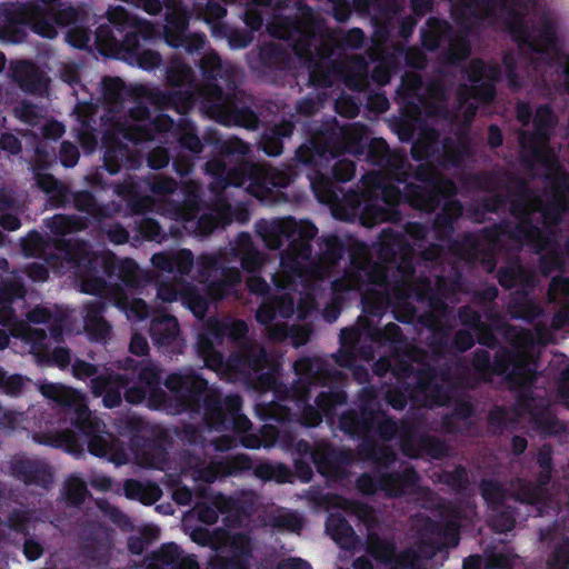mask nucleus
<instances>
[{
	"label": "nucleus",
	"instance_id": "de8ad7c7",
	"mask_svg": "<svg viewBox=\"0 0 569 569\" xmlns=\"http://www.w3.org/2000/svg\"><path fill=\"white\" fill-rule=\"evenodd\" d=\"M338 74L346 87L352 91L366 92L369 89V63L360 54L340 62Z\"/></svg>",
	"mask_w": 569,
	"mask_h": 569
},
{
	"label": "nucleus",
	"instance_id": "58836bf2",
	"mask_svg": "<svg viewBox=\"0 0 569 569\" xmlns=\"http://www.w3.org/2000/svg\"><path fill=\"white\" fill-rule=\"evenodd\" d=\"M376 439L377 438H372L361 441L357 447V455L359 460L371 462L375 472H385L397 461V452L391 446L380 445Z\"/></svg>",
	"mask_w": 569,
	"mask_h": 569
},
{
	"label": "nucleus",
	"instance_id": "09e8293b",
	"mask_svg": "<svg viewBox=\"0 0 569 569\" xmlns=\"http://www.w3.org/2000/svg\"><path fill=\"white\" fill-rule=\"evenodd\" d=\"M144 191L146 189L137 180V177L130 174L114 186V193L127 201L133 214H142L152 206V198L143 194Z\"/></svg>",
	"mask_w": 569,
	"mask_h": 569
},
{
	"label": "nucleus",
	"instance_id": "49530a36",
	"mask_svg": "<svg viewBox=\"0 0 569 569\" xmlns=\"http://www.w3.org/2000/svg\"><path fill=\"white\" fill-rule=\"evenodd\" d=\"M452 24L438 17H429L420 29V41L425 50L436 52L453 36Z\"/></svg>",
	"mask_w": 569,
	"mask_h": 569
},
{
	"label": "nucleus",
	"instance_id": "ddd939ff",
	"mask_svg": "<svg viewBox=\"0 0 569 569\" xmlns=\"http://www.w3.org/2000/svg\"><path fill=\"white\" fill-rule=\"evenodd\" d=\"M345 126H340L337 119L322 122L310 132L308 143L301 144L295 153L292 162L281 168L292 166L299 176V166L317 167L329 157L336 158L343 154Z\"/></svg>",
	"mask_w": 569,
	"mask_h": 569
},
{
	"label": "nucleus",
	"instance_id": "c756f323",
	"mask_svg": "<svg viewBox=\"0 0 569 569\" xmlns=\"http://www.w3.org/2000/svg\"><path fill=\"white\" fill-rule=\"evenodd\" d=\"M315 466L318 472L325 477H338L355 461L350 449L336 448L329 443L316 447Z\"/></svg>",
	"mask_w": 569,
	"mask_h": 569
},
{
	"label": "nucleus",
	"instance_id": "9d476101",
	"mask_svg": "<svg viewBox=\"0 0 569 569\" xmlns=\"http://www.w3.org/2000/svg\"><path fill=\"white\" fill-rule=\"evenodd\" d=\"M481 238L488 243L490 250L503 248V240L517 243L518 249L529 247L535 253H541L557 244L556 236L549 232L545 224L539 227L528 214L512 223L509 219H502L480 230Z\"/></svg>",
	"mask_w": 569,
	"mask_h": 569
},
{
	"label": "nucleus",
	"instance_id": "5701e85b",
	"mask_svg": "<svg viewBox=\"0 0 569 569\" xmlns=\"http://www.w3.org/2000/svg\"><path fill=\"white\" fill-rule=\"evenodd\" d=\"M519 47H527L531 52L543 54L557 47V31L553 22L543 17L538 28L530 29L520 14L511 29Z\"/></svg>",
	"mask_w": 569,
	"mask_h": 569
},
{
	"label": "nucleus",
	"instance_id": "6e6552de",
	"mask_svg": "<svg viewBox=\"0 0 569 569\" xmlns=\"http://www.w3.org/2000/svg\"><path fill=\"white\" fill-rule=\"evenodd\" d=\"M315 36L310 39V53L318 61L337 62L332 59L336 52V44L331 38L330 31L326 26V21L316 13L312 7L301 0L296 1V12L293 14L274 16L268 27L270 34L274 38L284 40L291 47L296 54L297 41L303 40L316 29Z\"/></svg>",
	"mask_w": 569,
	"mask_h": 569
},
{
	"label": "nucleus",
	"instance_id": "aec40b11",
	"mask_svg": "<svg viewBox=\"0 0 569 569\" xmlns=\"http://www.w3.org/2000/svg\"><path fill=\"white\" fill-rule=\"evenodd\" d=\"M268 367V356L262 347H256L250 343L241 346L238 350L231 352L227 358V371L236 376H258L268 386H278L276 378L271 373H264Z\"/></svg>",
	"mask_w": 569,
	"mask_h": 569
},
{
	"label": "nucleus",
	"instance_id": "b1692460",
	"mask_svg": "<svg viewBox=\"0 0 569 569\" xmlns=\"http://www.w3.org/2000/svg\"><path fill=\"white\" fill-rule=\"evenodd\" d=\"M316 29H311L307 38L302 41L298 40L296 44V57L307 64L309 78L308 84L315 88L327 89L332 87L335 79L339 77L340 62H328L318 61L313 59L310 53V39L313 38Z\"/></svg>",
	"mask_w": 569,
	"mask_h": 569
},
{
	"label": "nucleus",
	"instance_id": "473e14b6",
	"mask_svg": "<svg viewBox=\"0 0 569 569\" xmlns=\"http://www.w3.org/2000/svg\"><path fill=\"white\" fill-rule=\"evenodd\" d=\"M174 126L173 119L166 114L159 113L151 118L148 124H126L118 123L117 130L122 139L134 144L152 141L158 133L170 131Z\"/></svg>",
	"mask_w": 569,
	"mask_h": 569
},
{
	"label": "nucleus",
	"instance_id": "9b49d317",
	"mask_svg": "<svg viewBox=\"0 0 569 569\" xmlns=\"http://www.w3.org/2000/svg\"><path fill=\"white\" fill-rule=\"evenodd\" d=\"M131 34L140 36L144 41H152L158 38L159 31L152 22L132 17L123 9H117L109 13L108 23H102L96 29V44L101 52L108 50L120 59L128 48L124 41Z\"/></svg>",
	"mask_w": 569,
	"mask_h": 569
},
{
	"label": "nucleus",
	"instance_id": "e433bc0d",
	"mask_svg": "<svg viewBox=\"0 0 569 569\" xmlns=\"http://www.w3.org/2000/svg\"><path fill=\"white\" fill-rule=\"evenodd\" d=\"M382 492L389 498H400L415 491L420 477L410 465L401 470L381 472Z\"/></svg>",
	"mask_w": 569,
	"mask_h": 569
},
{
	"label": "nucleus",
	"instance_id": "6e6d98bb",
	"mask_svg": "<svg viewBox=\"0 0 569 569\" xmlns=\"http://www.w3.org/2000/svg\"><path fill=\"white\" fill-rule=\"evenodd\" d=\"M517 407L529 413L536 428L545 435H556L558 432V419L547 410L535 411V398L532 392H523L516 400Z\"/></svg>",
	"mask_w": 569,
	"mask_h": 569
},
{
	"label": "nucleus",
	"instance_id": "0eeeda50",
	"mask_svg": "<svg viewBox=\"0 0 569 569\" xmlns=\"http://www.w3.org/2000/svg\"><path fill=\"white\" fill-rule=\"evenodd\" d=\"M297 379L290 387L279 385L274 388V395L279 400L296 401L301 410L298 422L308 428L318 427L323 416L318 406H312L311 389L316 386L327 385L328 381L341 377V371L320 357H301L293 363Z\"/></svg>",
	"mask_w": 569,
	"mask_h": 569
},
{
	"label": "nucleus",
	"instance_id": "c03bdc74",
	"mask_svg": "<svg viewBox=\"0 0 569 569\" xmlns=\"http://www.w3.org/2000/svg\"><path fill=\"white\" fill-rule=\"evenodd\" d=\"M78 11L72 6L59 4L41 20L34 22L32 31L40 37L53 39L58 34V27H68L76 23Z\"/></svg>",
	"mask_w": 569,
	"mask_h": 569
},
{
	"label": "nucleus",
	"instance_id": "864d4df0",
	"mask_svg": "<svg viewBox=\"0 0 569 569\" xmlns=\"http://www.w3.org/2000/svg\"><path fill=\"white\" fill-rule=\"evenodd\" d=\"M254 230L269 250L280 249L290 238L288 217L271 221L260 219L256 222Z\"/></svg>",
	"mask_w": 569,
	"mask_h": 569
},
{
	"label": "nucleus",
	"instance_id": "37998d69",
	"mask_svg": "<svg viewBox=\"0 0 569 569\" xmlns=\"http://www.w3.org/2000/svg\"><path fill=\"white\" fill-rule=\"evenodd\" d=\"M295 312V300L289 293L271 295L262 299L256 311V320L268 327L276 318L289 319Z\"/></svg>",
	"mask_w": 569,
	"mask_h": 569
},
{
	"label": "nucleus",
	"instance_id": "4d7b16f0",
	"mask_svg": "<svg viewBox=\"0 0 569 569\" xmlns=\"http://www.w3.org/2000/svg\"><path fill=\"white\" fill-rule=\"evenodd\" d=\"M149 332L156 346L169 347L179 336V322L174 316L160 313L152 318Z\"/></svg>",
	"mask_w": 569,
	"mask_h": 569
},
{
	"label": "nucleus",
	"instance_id": "0e129e2a",
	"mask_svg": "<svg viewBox=\"0 0 569 569\" xmlns=\"http://www.w3.org/2000/svg\"><path fill=\"white\" fill-rule=\"evenodd\" d=\"M259 62L266 72H283L291 68L290 53L277 43H267L259 50Z\"/></svg>",
	"mask_w": 569,
	"mask_h": 569
},
{
	"label": "nucleus",
	"instance_id": "412c9836",
	"mask_svg": "<svg viewBox=\"0 0 569 569\" xmlns=\"http://www.w3.org/2000/svg\"><path fill=\"white\" fill-rule=\"evenodd\" d=\"M363 156L369 163L386 171L390 180L406 182L409 179L406 153L391 150L385 139L372 138Z\"/></svg>",
	"mask_w": 569,
	"mask_h": 569
},
{
	"label": "nucleus",
	"instance_id": "cd10ccee",
	"mask_svg": "<svg viewBox=\"0 0 569 569\" xmlns=\"http://www.w3.org/2000/svg\"><path fill=\"white\" fill-rule=\"evenodd\" d=\"M11 476L26 486H36L49 489L53 482V473L50 466L38 459L17 457L10 463Z\"/></svg>",
	"mask_w": 569,
	"mask_h": 569
},
{
	"label": "nucleus",
	"instance_id": "39448f33",
	"mask_svg": "<svg viewBox=\"0 0 569 569\" xmlns=\"http://www.w3.org/2000/svg\"><path fill=\"white\" fill-rule=\"evenodd\" d=\"M164 386L181 411L201 415L209 430H230L229 415L242 410V398L238 393L223 397L218 387H210L208 380L193 370L169 373Z\"/></svg>",
	"mask_w": 569,
	"mask_h": 569
},
{
	"label": "nucleus",
	"instance_id": "a211bd4d",
	"mask_svg": "<svg viewBox=\"0 0 569 569\" xmlns=\"http://www.w3.org/2000/svg\"><path fill=\"white\" fill-rule=\"evenodd\" d=\"M471 83L470 96L481 103L489 104L497 97V83L502 78V68L498 63H488L481 58H473L461 69Z\"/></svg>",
	"mask_w": 569,
	"mask_h": 569
},
{
	"label": "nucleus",
	"instance_id": "72a5a7b5",
	"mask_svg": "<svg viewBox=\"0 0 569 569\" xmlns=\"http://www.w3.org/2000/svg\"><path fill=\"white\" fill-rule=\"evenodd\" d=\"M234 219V210L227 198L214 199L209 210L201 213L196 223L200 236H209L218 228L229 226Z\"/></svg>",
	"mask_w": 569,
	"mask_h": 569
},
{
	"label": "nucleus",
	"instance_id": "5fc2aeb1",
	"mask_svg": "<svg viewBox=\"0 0 569 569\" xmlns=\"http://www.w3.org/2000/svg\"><path fill=\"white\" fill-rule=\"evenodd\" d=\"M251 551L242 541L233 540L226 555H216L210 559L211 569H251Z\"/></svg>",
	"mask_w": 569,
	"mask_h": 569
},
{
	"label": "nucleus",
	"instance_id": "79ce46f5",
	"mask_svg": "<svg viewBox=\"0 0 569 569\" xmlns=\"http://www.w3.org/2000/svg\"><path fill=\"white\" fill-rule=\"evenodd\" d=\"M471 156V146L466 138L453 139L452 137H445L439 142V153L436 158V163L445 170L460 168L465 160Z\"/></svg>",
	"mask_w": 569,
	"mask_h": 569
},
{
	"label": "nucleus",
	"instance_id": "f3484780",
	"mask_svg": "<svg viewBox=\"0 0 569 569\" xmlns=\"http://www.w3.org/2000/svg\"><path fill=\"white\" fill-rule=\"evenodd\" d=\"M547 191L550 199L537 209L543 219L546 229L556 234V228L563 222L565 216L569 212V173L560 169L547 174Z\"/></svg>",
	"mask_w": 569,
	"mask_h": 569
},
{
	"label": "nucleus",
	"instance_id": "7c9ffc66",
	"mask_svg": "<svg viewBox=\"0 0 569 569\" xmlns=\"http://www.w3.org/2000/svg\"><path fill=\"white\" fill-rule=\"evenodd\" d=\"M129 375L108 372L90 380V388L94 397H102L106 408L119 407L122 402V391L130 383Z\"/></svg>",
	"mask_w": 569,
	"mask_h": 569
},
{
	"label": "nucleus",
	"instance_id": "c9c22d12",
	"mask_svg": "<svg viewBox=\"0 0 569 569\" xmlns=\"http://www.w3.org/2000/svg\"><path fill=\"white\" fill-rule=\"evenodd\" d=\"M516 177L497 170H481L468 172L461 177L462 186L471 191L491 193L501 191L508 187V182H515Z\"/></svg>",
	"mask_w": 569,
	"mask_h": 569
},
{
	"label": "nucleus",
	"instance_id": "20e7f679",
	"mask_svg": "<svg viewBox=\"0 0 569 569\" xmlns=\"http://www.w3.org/2000/svg\"><path fill=\"white\" fill-rule=\"evenodd\" d=\"M199 69L203 78L200 94L217 120L224 126L258 129L260 118L239 87L237 69L214 51L201 57Z\"/></svg>",
	"mask_w": 569,
	"mask_h": 569
},
{
	"label": "nucleus",
	"instance_id": "4be33fe9",
	"mask_svg": "<svg viewBox=\"0 0 569 569\" xmlns=\"http://www.w3.org/2000/svg\"><path fill=\"white\" fill-rule=\"evenodd\" d=\"M532 124V131H523L520 134V143L522 148L530 150L531 157L536 161H540L542 157L541 148L550 142L558 124V117L550 103L539 104L536 108Z\"/></svg>",
	"mask_w": 569,
	"mask_h": 569
},
{
	"label": "nucleus",
	"instance_id": "f8f14e48",
	"mask_svg": "<svg viewBox=\"0 0 569 569\" xmlns=\"http://www.w3.org/2000/svg\"><path fill=\"white\" fill-rule=\"evenodd\" d=\"M407 172L409 178L417 181H408V194L415 198L413 202L421 206L422 212H435L441 206L442 199L457 196L458 193L456 182L440 172L430 161H425L417 166L409 163Z\"/></svg>",
	"mask_w": 569,
	"mask_h": 569
},
{
	"label": "nucleus",
	"instance_id": "ea45409f",
	"mask_svg": "<svg viewBox=\"0 0 569 569\" xmlns=\"http://www.w3.org/2000/svg\"><path fill=\"white\" fill-rule=\"evenodd\" d=\"M341 203L349 210V216H359L360 222L365 227H373L388 221L392 214V211L380 202L379 197H365L359 204L352 201H341Z\"/></svg>",
	"mask_w": 569,
	"mask_h": 569
},
{
	"label": "nucleus",
	"instance_id": "a878e982",
	"mask_svg": "<svg viewBox=\"0 0 569 569\" xmlns=\"http://www.w3.org/2000/svg\"><path fill=\"white\" fill-rule=\"evenodd\" d=\"M415 388L417 396L422 397L425 405L430 408L448 406L452 399V387L439 383L437 368L427 362L422 363L418 372Z\"/></svg>",
	"mask_w": 569,
	"mask_h": 569
},
{
	"label": "nucleus",
	"instance_id": "e2e57ef3",
	"mask_svg": "<svg viewBox=\"0 0 569 569\" xmlns=\"http://www.w3.org/2000/svg\"><path fill=\"white\" fill-rule=\"evenodd\" d=\"M371 284L365 286L356 295L361 296L362 311L369 316L380 318L391 307V293L386 289L371 288Z\"/></svg>",
	"mask_w": 569,
	"mask_h": 569
},
{
	"label": "nucleus",
	"instance_id": "3c124183",
	"mask_svg": "<svg viewBox=\"0 0 569 569\" xmlns=\"http://www.w3.org/2000/svg\"><path fill=\"white\" fill-rule=\"evenodd\" d=\"M363 321L362 329L372 342L388 346L393 352H399L407 347V338L397 323L389 322L383 328H379L369 319Z\"/></svg>",
	"mask_w": 569,
	"mask_h": 569
},
{
	"label": "nucleus",
	"instance_id": "6ab92c4d",
	"mask_svg": "<svg viewBox=\"0 0 569 569\" xmlns=\"http://www.w3.org/2000/svg\"><path fill=\"white\" fill-rule=\"evenodd\" d=\"M191 13L189 10H174L166 12L163 38L166 43L174 49H183L187 53H200L207 43L203 33H190Z\"/></svg>",
	"mask_w": 569,
	"mask_h": 569
},
{
	"label": "nucleus",
	"instance_id": "bb28decb",
	"mask_svg": "<svg viewBox=\"0 0 569 569\" xmlns=\"http://www.w3.org/2000/svg\"><path fill=\"white\" fill-rule=\"evenodd\" d=\"M496 9V0H456L452 16L456 23L468 32L493 17Z\"/></svg>",
	"mask_w": 569,
	"mask_h": 569
},
{
	"label": "nucleus",
	"instance_id": "7ed1b4c3",
	"mask_svg": "<svg viewBox=\"0 0 569 569\" xmlns=\"http://www.w3.org/2000/svg\"><path fill=\"white\" fill-rule=\"evenodd\" d=\"M41 395L56 402L69 418L73 429L63 430L59 440L70 453H81L87 446L88 451L96 457H107L116 465L128 461L122 448H114L113 441L107 440L102 433L106 425L90 411L84 397L77 390L60 383L43 382L40 385Z\"/></svg>",
	"mask_w": 569,
	"mask_h": 569
},
{
	"label": "nucleus",
	"instance_id": "680f3d73",
	"mask_svg": "<svg viewBox=\"0 0 569 569\" xmlns=\"http://www.w3.org/2000/svg\"><path fill=\"white\" fill-rule=\"evenodd\" d=\"M326 532L341 548L351 549L357 542V535L341 513H330L326 520Z\"/></svg>",
	"mask_w": 569,
	"mask_h": 569
},
{
	"label": "nucleus",
	"instance_id": "393cba45",
	"mask_svg": "<svg viewBox=\"0 0 569 569\" xmlns=\"http://www.w3.org/2000/svg\"><path fill=\"white\" fill-rule=\"evenodd\" d=\"M114 128L116 132H106L102 137L103 167L110 174L119 173L122 168L136 169L141 163L139 153L120 139L117 126Z\"/></svg>",
	"mask_w": 569,
	"mask_h": 569
},
{
	"label": "nucleus",
	"instance_id": "13d9d810",
	"mask_svg": "<svg viewBox=\"0 0 569 569\" xmlns=\"http://www.w3.org/2000/svg\"><path fill=\"white\" fill-rule=\"evenodd\" d=\"M202 144L212 147V152L219 156H244L248 146L239 138L223 139L217 129L208 128L201 138Z\"/></svg>",
	"mask_w": 569,
	"mask_h": 569
},
{
	"label": "nucleus",
	"instance_id": "1a4fd4ad",
	"mask_svg": "<svg viewBox=\"0 0 569 569\" xmlns=\"http://www.w3.org/2000/svg\"><path fill=\"white\" fill-rule=\"evenodd\" d=\"M233 176L213 178L209 190L218 198H224L223 192L230 186L240 187L247 183L248 192L266 204L279 202L284 198L281 188L288 187L297 178L296 168H278L253 162H242L233 168Z\"/></svg>",
	"mask_w": 569,
	"mask_h": 569
},
{
	"label": "nucleus",
	"instance_id": "8fccbe9b",
	"mask_svg": "<svg viewBox=\"0 0 569 569\" xmlns=\"http://www.w3.org/2000/svg\"><path fill=\"white\" fill-rule=\"evenodd\" d=\"M128 48L121 56V60L130 66H137L142 70L152 71L162 64L161 54L152 49H141V43H147L142 37L131 34L126 41Z\"/></svg>",
	"mask_w": 569,
	"mask_h": 569
},
{
	"label": "nucleus",
	"instance_id": "f03ea898",
	"mask_svg": "<svg viewBox=\"0 0 569 569\" xmlns=\"http://www.w3.org/2000/svg\"><path fill=\"white\" fill-rule=\"evenodd\" d=\"M378 261H373L367 246L357 242L349 249V264L341 277L333 280L336 291L362 289L375 284L391 293V306L411 303V279L416 273L413 246L401 232L383 229L376 243Z\"/></svg>",
	"mask_w": 569,
	"mask_h": 569
},
{
	"label": "nucleus",
	"instance_id": "dca6fc26",
	"mask_svg": "<svg viewBox=\"0 0 569 569\" xmlns=\"http://www.w3.org/2000/svg\"><path fill=\"white\" fill-rule=\"evenodd\" d=\"M357 164L355 161L342 158L338 159L331 167L330 173L316 170L310 177L311 188L320 202L339 203L343 201L346 193L338 183H346L353 179Z\"/></svg>",
	"mask_w": 569,
	"mask_h": 569
},
{
	"label": "nucleus",
	"instance_id": "c85d7f7f",
	"mask_svg": "<svg viewBox=\"0 0 569 569\" xmlns=\"http://www.w3.org/2000/svg\"><path fill=\"white\" fill-rule=\"evenodd\" d=\"M553 469H540L535 481L518 479L513 491V499L521 503L531 505L541 509L547 506L549 497L548 486L552 478Z\"/></svg>",
	"mask_w": 569,
	"mask_h": 569
},
{
	"label": "nucleus",
	"instance_id": "bf43d9fd",
	"mask_svg": "<svg viewBox=\"0 0 569 569\" xmlns=\"http://www.w3.org/2000/svg\"><path fill=\"white\" fill-rule=\"evenodd\" d=\"M389 176L386 171H368L360 179L361 188L350 189L343 194V201L359 204L365 197H377Z\"/></svg>",
	"mask_w": 569,
	"mask_h": 569
},
{
	"label": "nucleus",
	"instance_id": "774afa93",
	"mask_svg": "<svg viewBox=\"0 0 569 569\" xmlns=\"http://www.w3.org/2000/svg\"><path fill=\"white\" fill-rule=\"evenodd\" d=\"M471 54V44L467 34L453 31V36L448 40L445 50L441 52V59L445 64L459 67Z\"/></svg>",
	"mask_w": 569,
	"mask_h": 569
},
{
	"label": "nucleus",
	"instance_id": "69168bd1",
	"mask_svg": "<svg viewBox=\"0 0 569 569\" xmlns=\"http://www.w3.org/2000/svg\"><path fill=\"white\" fill-rule=\"evenodd\" d=\"M423 529L427 533L433 536L437 541L443 543V550L446 552L448 549L459 545L460 525L457 520L440 522L428 518Z\"/></svg>",
	"mask_w": 569,
	"mask_h": 569
},
{
	"label": "nucleus",
	"instance_id": "4c0bfd02",
	"mask_svg": "<svg viewBox=\"0 0 569 569\" xmlns=\"http://www.w3.org/2000/svg\"><path fill=\"white\" fill-rule=\"evenodd\" d=\"M242 276L237 267L221 269L218 278H210L201 282L204 286L206 295L211 302H220L230 296H236Z\"/></svg>",
	"mask_w": 569,
	"mask_h": 569
},
{
	"label": "nucleus",
	"instance_id": "338daca9",
	"mask_svg": "<svg viewBox=\"0 0 569 569\" xmlns=\"http://www.w3.org/2000/svg\"><path fill=\"white\" fill-rule=\"evenodd\" d=\"M439 153V132L436 129H422L412 141L410 154L415 161L433 160Z\"/></svg>",
	"mask_w": 569,
	"mask_h": 569
},
{
	"label": "nucleus",
	"instance_id": "423d86ee",
	"mask_svg": "<svg viewBox=\"0 0 569 569\" xmlns=\"http://www.w3.org/2000/svg\"><path fill=\"white\" fill-rule=\"evenodd\" d=\"M338 429L360 442L372 438L391 441L398 435L399 425L382 409L378 387L367 385L357 392L353 407L339 415Z\"/></svg>",
	"mask_w": 569,
	"mask_h": 569
},
{
	"label": "nucleus",
	"instance_id": "2eb2a0df",
	"mask_svg": "<svg viewBox=\"0 0 569 569\" xmlns=\"http://www.w3.org/2000/svg\"><path fill=\"white\" fill-rule=\"evenodd\" d=\"M123 427L130 433L129 446L139 462L148 468L163 470L168 460L164 439L147 435L148 426L141 417H128Z\"/></svg>",
	"mask_w": 569,
	"mask_h": 569
},
{
	"label": "nucleus",
	"instance_id": "4468645a",
	"mask_svg": "<svg viewBox=\"0 0 569 569\" xmlns=\"http://www.w3.org/2000/svg\"><path fill=\"white\" fill-rule=\"evenodd\" d=\"M152 266L162 272L172 276V281H158L157 298L163 302H173L182 299L181 286L187 284L184 277L189 276L194 264V256L189 249L157 252L151 257Z\"/></svg>",
	"mask_w": 569,
	"mask_h": 569
},
{
	"label": "nucleus",
	"instance_id": "f257e3e1",
	"mask_svg": "<svg viewBox=\"0 0 569 569\" xmlns=\"http://www.w3.org/2000/svg\"><path fill=\"white\" fill-rule=\"evenodd\" d=\"M88 220L76 214H56L48 223L54 236L53 244L70 269H73L81 287L88 295L102 297L109 286L106 277L116 278L126 288L142 290L156 281L154 271L141 270L131 258L119 259L113 252L97 253L87 240L67 236L87 229Z\"/></svg>",
	"mask_w": 569,
	"mask_h": 569
},
{
	"label": "nucleus",
	"instance_id": "a18cd8bd",
	"mask_svg": "<svg viewBox=\"0 0 569 569\" xmlns=\"http://www.w3.org/2000/svg\"><path fill=\"white\" fill-rule=\"evenodd\" d=\"M345 375L341 372V377L335 378V380L328 381L326 390H321L315 398V405L318 406L322 416L330 423H333L337 417V408L343 406L348 401V395L342 386L338 385Z\"/></svg>",
	"mask_w": 569,
	"mask_h": 569
},
{
	"label": "nucleus",
	"instance_id": "052dcab7",
	"mask_svg": "<svg viewBox=\"0 0 569 569\" xmlns=\"http://www.w3.org/2000/svg\"><path fill=\"white\" fill-rule=\"evenodd\" d=\"M13 79L28 93H40L46 88L42 71L31 61H20L13 68Z\"/></svg>",
	"mask_w": 569,
	"mask_h": 569
},
{
	"label": "nucleus",
	"instance_id": "a19ab883",
	"mask_svg": "<svg viewBox=\"0 0 569 569\" xmlns=\"http://www.w3.org/2000/svg\"><path fill=\"white\" fill-rule=\"evenodd\" d=\"M120 365L123 371L129 375L130 383L136 381L147 389L161 385L162 369L151 359L136 360L131 357H126Z\"/></svg>",
	"mask_w": 569,
	"mask_h": 569
},
{
	"label": "nucleus",
	"instance_id": "f704fd0d",
	"mask_svg": "<svg viewBox=\"0 0 569 569\" xmlns=\"http://www.w3.org/2000/svg\"><path fill=\"white\" fill-rule=\"evenodd\" d=\"M296 114L290 113L288 118L264 128L259 148L269 157H278L283 151V141L290 138L296 129Z\"/></svg>",
	"mask_w": 569,
	"mask_h": 569
},
{
	"label": "nucleus",
	"instance_id": "2f4dec72",
	"mask_svg": "<svg viewBox=\"0 0 569 569\" xmlns=\"http://www.w3.org/2000/svg\"><path fill=\"white\" fill-rule=\"evenodd\" d=\"M6 23L0 27V39L22 43L28 37L27 26L32 29L31 16L22 4L9 3L1 8Z\"/></svg>",
	"mask_w": 569,
	"mask_h": 569
},
{
	"label": "nucleus",
	"instance_id": "603ef678",
	"mask_svg": "<svg viewBox=\"0 0 569 569\" xmlns=\"http://www.w3.org/2000/svg\"><path fill=\"white\" fill-rule=\"evenodd\" d=\"M497 279L499 284L507 290L517 287L522 289H533L535 287L533 273L526 269L518 258L501 266L497 272Z\"/></svg>",
	"mask_w": 569,
	"mask_h": 569
}]
</instances>
